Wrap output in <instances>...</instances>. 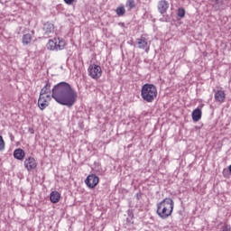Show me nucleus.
I'll return each mask as SVG.
<instances>
[{
	"label": "nucleus",
	"instance_id": "1",
	"mask_svg": "<svg viewBox=\"0 0 231 231\" xmlns=\"http://www.w3.org/2000/svg\"><path fill=\"white\" fill-rule=\"evenodd\" d=\"M51 98L60 104V106H66L67 107H73L79 98V94L73 87L65 81H61L53 86L51 89Z\"/></svg>",
	"mask_w": 231,
	"mask_h": 231
},
{
	"label": "nucleus",
	"instance_id": "2",
	"mask_svg": "<svg viewBox=\"0 0 231 231\" xmlns=\"http://www.w3.org/2000/svg\"><path fill=\"white\" fill-rule=\"evenodd\" d=\"M174 212V200L171 198H165L157 203L156 214L161 219H169Z\"/></svg>",
	"mask_w": 231,
	"mask_h": 231
},
{
	"label": "nucleus",
	"instance_id": "3",
	"mask_svg": "<svg viewBox=\"0 0 231 231\" xmlns=\"http://www.w3.org/2000/svg\"><path fill=\"white\" fill-rule=\"evenodd\" d=\"M141 97L145 102H154V99L158 97L156 86L149 83L144 84L141 89Z\"/></svg>",
	"mask_w": 231,
	"mask_h": 231
},
{
	"label": "nucleus",
	"instance_id": "4",
	"mask_svg": "<svg viewBox=\"0 0 231 231\" xmlns=\"http://www.w3.org/2000/svg\"><path fill=\"white\" fill-rule=\"evenodd\" d=\"M66 42L62 38H54L53 40H49L47 43V48L52 51L64 50Z\"/></svg>",
	"mask_w": 231,
	"mask_h": 231
},
{
	"label": "nucleus",
	"instance_id": "5",
	"mask_svg": "<svg viewBox=\"0 0 231 231\" xmlns=\"http://www.w3.org/2000/svg\"><path fill=\"white\" fill-rule=\"evenodd\" d=\"M88 75L91 79H94V80H98V79L102 77V67L97 64H91L88 67Z\"/></svg>",
	"mask_w": 231,
	"mask_h": 231
},
{
	"label": "nucleus",
	"instance_id": "6",
	"mask_svg": "<svg viewBox=\"0 0 231 231\" xmlns=\"http://www.w3.org/2000/svg\"><path fill=\"white\" fill-rule=\"evenodd\" d=\"M50 100H51V96L40 95L38 99V107L41 109V111H44V109L47 108L48 106H50Z\"/></svg>",
	"mask_w": 231,
	"mask_h": 231
},
{
	"label": "nucleus",
	"instance_id": "7",
	"mask_svg": "<svg viewBox=\"0 0 231 231\" xmlns=\"http://www.w3.org/2000/svg\"><path fill=\"white\" fill-rule=\"evenodd\" d=\"M100 179L96 174H90L85 180V183L88 189H95L98 185Z\"/></svg>",
	"mask_w": 231,
	"mask_h": 231
},
{
	"label": "nucleus",
	"instance_id": "8",
	"mask_svg": "<svg viewBox=\"0 0 231 231\" xmlns=\"http://www.w3.org/2000/svg\"><path fill=\"white\" fill-rule=\"evenodd\" d=\"M208 1L214 12H219V10H225V0H208Z\"/></svg>",
	"mask_w": 231,
	"mask_h": 231
},
{
	"label": "nucleus",
	"instance_id": "9",
	"mask_svg": "<svg viewBox=\"0 0 231 231\" xmlns=\"http://www.w3.org/2000/svg\"><path fill=\"white\" fill-rule=\"evenodd\" d=\"M24 167L27 171H33V169L37 168V162L33 157H28L24 161Z\"/></svg>",
	"mask_w": 231,
	"mask_h": 231
},
{
	"label": "nucleus",
	"instance_id": "10",
	"mask_svg": "<svg viewBox=\"0 0 231 231\" xmlns=\"http://www.w3.org/2000/svg\"><path fill=\"white\" fill-rule=\"evenodd\" d=\"M158 11L163 15V14L167 13V10H169V2L166 0H161L158 2Z\"/></svg>",
	"mask_w": 231,
	"mask_h": 231
},
{
	"label": "nucleus",
	"instance_id": "11",
	"mask_svg": "<svg viewBox=\"0 0 231 231\" xmlns=\"http://www.w3.org/2000/svg\"><path fill=\"white\" fill-rule=\"evenodd\" d=\"M42 30L43 32H45L46 35H50V33H53L55 30V25H53V23H51V22H46L43 24Z\"/></svg>",
	"mask_w": 231,
	"mask_h": 231
},
{
	"label": "nucleus",
	"instance_id": "12",
	"mask_svg": "<svg viewBox=\"0 0 231 231\" xmlns=\"http://www.w3.org/2000/svg\"><path fill=\"white\" fill-rule=\"evenodd\" d=\"M202 115H203V113L201 112V108L194 109L191 114L193 122H199V120H201Z\"/></svg>",
	"mask_w": 231,
	"mask_h": 231
},
{
	"label": "nucleus",
	"instance_id": "13",
	"mask_svg": "<svg viewBox=\"0 0 231 231\" xmlns=\"http://www.w3.org/2000/svg\"><path fill=\"white\" fill-rule=\"evenodd\" d=\"M45 86L41 89L40 95L45 96L48 93H51V83H50V79H47Z\"/></svg>",
	"mask_w": 231,
	"mask_h": 231
},
{
	"label": "nucleus",
	"instance_id": "14",
	"mask_svg": "<svg viewBox=\"0 0 231 231\" xmlns=\"http://www.w3.org/2000/svg\"><path fill=\"white\" fill-rule=\"evenodd\" d=\"M226 97V94H225V91L223 90H217L215 93V100L217 102H220V104H222V102H225Z\"/></svg>",
	"mask_w": 231,
	"mask_h": 231
},
{
	"label": "nucleus",
	"instance_id": "15",
	"mask_svg": "<svg viewBox=\"0 0 231 231\" xmlns=\"http://www.w3.org/2000/svg\"><path fill=\"white\" fill-rule=\"evenodd\" d=\"M25 154L26 153L24 152V150L21 148H18L14 152V157L15 158V160H20V161L24 160Z\"/></svg>",
	"mask_w": 231,
	"mask_h": 231
},
{
	"label": "nucleus",
	"instance_id": "16",
	"mask_svg": "<svg viewBox=\"0 0 231 231\" xmlns=\"http://www.w3.org/2000/svg\"><path fill=\"white\" fill-rule=\"evenodd\" d=\"M50 199L51 203H59L60 201V193L57 190L51 192Z\"/></svg>",
	"mask_w": 231,
	"mask_h": 231
},
{
	"label": "nucleus",
	"instance_id": "17",
	"mask_svg": "<svg viewBox=\"0 0 231 231\" xmlns=\"http://www.w3.org/2000/svg\"><path fill=\"white\" fill-rule=\"evenodd\" d=\"M136 41L139 50H145L148 44L147 39L143 36H141V38H138Z\"/></svg>",
	"mask_w": 231,
	"mask_h": 231
},
{
	"label": "nucleus",
	"instance_id": "18",
	"mask_svg": "<svg viewBox=\"0 0 231 231\" xmlns=\"http://www.w3.org/2000/svg\"><path fill=\"white\" fill-rule=\"evenodd\" d=\"M116 14L118 17H124L125 15V7L124 5H120L116 9Z\"/></svg>",
	"mask_w": 231,
	"mask_h": 231
},
{
	"label": "nucleus",
	"instance_id": "19",
	"mask_svg": "<svg viewBox=\"0 0 231 231\" xmlns=\"http://www.w3.org/2000/svg\"><path fill=\"white\" fill-rule=\"evenodd\" d=\"M23 46H26L32 42V34L26 33L23 36V41H22Z\"/></svg>",
	"mask_w": 231,
	"mask_h": 231
},
{
	"label": "nucleus",
	"instance_id": "20",
	"mask_svg": "<svg viewBox=\"0 0 231 231\" xmlns=\"http://www.w3.org/2000/svg\"><path fill=\"white\" fill-rule=\"evenodd\" d=\"M125 6L128 10H133V8H136V2L134 0H127Z\"/></svg>",
	"mask_w": 231,
	"mask_h": 231
},
{
	"label": "nucleus",
	"instance_id": "21",
	"mask_svg": "<svg viewBox=\"0 0 231 231\" xmlns=\"http://www.w3.org/2000/svg\"><path fill=\"white\" fill-rule=\"evenodd\" d=\"M185 14H186V11H185V8H183V7H180V8L177 10V15H178V17H180V19H183V17H185Z\"/></svg>",
	"mask_w": 231,
	"mask_h": 231
},
{
	"label": "nucleus",
	"instance_id": "22",
	"mask_svg": "<svg viewBox=\"0 0 231 231\" xmlns=\"http://www.w3.org/2000/svg\"><path fill=\"white\" fill-rule=\"evenodd\" d=\"M5 143L3 136L0 135V151H5Z\"/></svg>",
	"mask_w": 231,
	"mask_h": 231
},
{
	"label": "nucleus",
	"instance_id": "23",
	"mask_svg": "<svg viewBox=\"0 0 231 231\" xmlns=\"http://www.w3.org/2000/svg\"><path fill=\"white\" fill-rule=\"evenodd\" d=\"M66 5H73L75 3V0H63Z\"/></svg>",
	"mask_w": 231,
	"mask_h": 231
},
{
	"label": "nucleus",
	"instance_id": "24",
	"mask_svg": "<svg viewBox=\"0 0 231 231\" xmlns=\"http://www.w3.org/2000/svg\"><path fill=\"white\" fill-rule=\"evenodd\" d=\"M9 138H10L11 142H14V140H15V137L12 134H9Z\"/></svg>",
	"mask_w": 231,
	"mask_h": 231
},
{
	"label": "nucleus",
	"instance_id": "25",
	"mask_svg": "<svg viewBox=\"0 0 231 231\" xmlns=\"http://www.w3.org/2000/svg\"><path fill=\"white\" fill-rule=\"evenodd\" d=\"M29 133L31 134H33L35 133V130H33V128H29Z\"/></svg>",
	"mask_w": 231,
	"mask_h": 231
},
{
	"label": "nucleus",
	"instance_id": "26",
	"mask_svg": "<svg viewBox=\"0 0 231 231\" xmlns=\"http://www.w3.org/2000/svg\"><path fill=\"white\" fill-rule=\"evenodd\" d=\"M118 25L121 26L122 28H125V23H119Z\"/></svg>",
	"mask_w": 231,
	"mask_h": 231
},
{
	"label": "nucleus",
	"instance_id": "27",
	"mask_svg": "<svg viewBox=\"0 0 231 231\" xmlns=\"http://www.w3.org/2000/svg\"><path fill=\"white\" fill-rule=\"evenodd\" d=\"M228 171L231 173V164L228 166Z\"/></svg>",
	"mask_w": 231,
	"mask_h": 231
},
{
	"label": "nucleus",
	"instance_id": "28",
	"mask_svg": "<svg viewBox=\"0 0 231 231\" xmlns=\"http://www.w3.org/2000/svg\"><path fill=\"white\" fill-rule=\"evenodd\" d=\"M225 172H226V170H224V171H223V175H224V176H226V175H225Z\"/></svg>",
	"mask_w": 231,
	"mask_h": 231
}]
</instances>
